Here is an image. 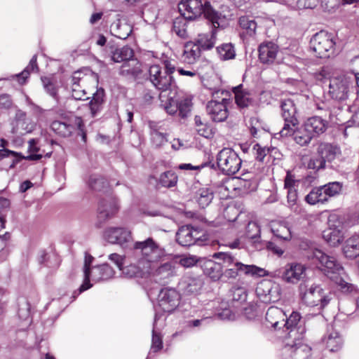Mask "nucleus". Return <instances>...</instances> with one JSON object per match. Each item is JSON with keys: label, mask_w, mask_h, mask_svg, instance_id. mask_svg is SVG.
Returning a JSON list of instances; mask_svg holds the SVG:
<instances>
[{"label": "nucleus", "mask_w": 359, "mask_h": 359, "mask_svg": "<svg viewBox=\"0 0 359 359\" xmlns=\"http://www.w3.org/2000/svg\"><path fill=\"white\" fill-rule=\"evenodd\" d=\"M213 257L220 261L222 267L226 269L223 276L228 279H234L243 274L252 277H264L267 275L264 269L253 264H244L227 252L215 253Z\"/></svg>", "instance_id": "nucleus-1"}, {"label": "nucleus", "mask_w": 359, "mask_h": 359, "mask_svg": "<svg viewBox=\"0 0 359 359\" xmlns=\"http://www.w3.org/2000/svg\"><path fill=\"white\" fill-rule=\"evenodd\" d=\"M179 11L187 20H194L203 13L215 28L219 27L225 18V16L215 11L207 1L203 3L201 0H182L179 4Z\"/></svg>", "instance_id": "nucleus-2"}, {"label": "nucleus", "mask_w": 359, "mask_h": 359, "mask_svg": "<svg viewBox=\"0 0 359 359\" xmlns=\"http://www.w3.org/2000/svg\"><path fill=\"white\" fill-rule=\"evenodd\" d=\"M133 248L140 255L138 259L144 270L152 272L156 264L163 261L167 256L165 250L152 238H148L143 241H137Z\"/></svg>", "instance_id": "nucleus-3"}, {"label": "nucleus", "mask_w": 359, "mask_h": 359, "mask_svg": "<svg viewBox=\"0 0 359 359\" xmlns=\"http://www.w3.org/2000/svg\"><path fill=\"white\" fill-rule=\"evenodd\" d=\"M299 295L302 302L308 306L316 308L321 311L332 299V294L326 292L320 285H307L302 283L299 285Z\"/></svg>", "instance_id": "nucleus-4"}, {"label": "nucleus", "mask_w": 359, "mask_h": 359, "mask_svg": "<svg viewBox=\"0 0 359 359\" xmlns=\"http://www.w3.org/2000/svg\"><path fill=\"white\" fill-rule=\"evenodd\" d=\"M355 81L359 86V78L356 73L334 76L330 80L329 94L334 100H344L348 97L349 89Z\"/></svg>", "instance_id": "nucleus-5"}, {"label": "nucleus", "mask_w": 359, "mask_h": 359, "mask_svg": "<svg viewBox=\"0 0 359 359\" xmlns=\"http://www.w3.org/2000/svg\"><path fill=\"white\" fill-rule=\"evenodd\" d=\"M310 48L318 57H330L334 53V36L327 32L320 31L311 38Z\"/></svg>", "instance_id": "nucleus-6"}, {"label": "nucleus", "mask_w": 359, "mask_h": 359, "mask_svg": "<svg viewBox=\"0 0 359 359\" xmlns=\"http://www.w3.org/2000/svg\"><path fill=\"white\" fill-rule=\"evenodd\" d=\"M342 184L338 182H329L323 186L314 187L305 196V201L312 205L323 204L340 194Z\"/></svg>", "instance_id": "nucleus-7"}, {"label": "nucleus", "mask_w": 359, "mask_h": 359, "mask_svg": "<svg viewBox=\"0 0 359 359\" xmlns=\"http://www.w3.org/2000/svg\"><path fill=\"white\" fill-rule=\"evenodd\" d=\"M219 95H227L224 91L217 90L212 93L213 99L209 101L207 104V111L210 115L211 119L215 122L224 121L229 115L227 105L229 103V100L226 97H222L220 100Z\"/></svg>", "instance_id": "nucleus-8"}, {"label": "nucleus", "mask_w": 359, "mask_h": 359, "mask_svg": "<svg viewBox=\"0 0 359 359\" xmlns=\"http://www.w3.org/2000/svg\"><path fill=\"white\" fill-rule=\"evenodd\" d=\"M217 161L219 169L226 175L237 172L242 163L237 153L230 148L222 149L217 154Z\"/></svg>", "instance_id": "nucleus-9"}, {"label": "nucleus", "mask_w": 359, "mask_h": 359, "mask_svg": "<svg viewBox=\"0 0 359 359\" xmlns=\"http://www.w3.org/2000/svg\"><path fill=\"white\" fill-rule=\"evenodd\" d=\"M51 129L62 137H69L74 130H78L79 135L86 141V135L84 131L83 120L79 116H71L67 121H54L50 125Z\"/></svg>", "instance_id": "nucleus-10"}, {"label": "nucleus", "mask_w": 359, "mask_h": 359, "mask_svg": "<svg viewBox=\"0 0 359 359\" xmlns=\"http://www.w3.org/2000/svg\"><path fill=\"white\" fill-rule=\"evenodd\" d=\"M256 293L262 302L269 304L280 299L281 289L279 284L271 280H262L256 287Z\"/></svg>", "instance_id": "nucleus-11"}, {"label": "nucleus", "mask_w": 359, "mask_h": 359, "mask_svg": "<svg viewBox=\"0 0 359 359\" xmlns=\"http://www.w3.org/2000/svg\"><path fill=\"white\" fill-rule=\"evenodd\" d=\"M180 299L179 292L170 287L161 290L158 295V309L165 313H171L178 306Z\"/></svg>", "instance_id": "nucleus-12"}, {"label": "nucleus", "mask_w": 359, "mask_h": 359, "mask_svg": "<svg viewBox=\"0 0 359 359\" xmlns=\"http://www.w3.org/2000/svg\"><path fill=\"white\" fill-rule=\"evenodd\" d=\"M202 232L190 225L182 226L176 233V241L182 246L189 247L201 241Z\"/></svg>", "instance_id": "nucleus-13"}, {"label": "nucleus", "mask_w": 359, "mask_h": 359, "mask_svg": "<svg viewBox=\"0 0 359 359\" xmlns=\"http://www.w3.org/2000/svg\"><path fill=\"white\" fill-rule=\"evenodd\" d=\"M149 74L151 82L157 89L165 92L171 86L172 76L163 72L158 65L150 66Z\"/></svg>", "instance_id": "nucleus-14"}, {"label": "nucleus", "mask_w": 359, "mask_h": 359, "mask_svg": "<svg viewBox=\"0 0 359 359\" xmlns=\"http://www.w3.org/2000/svg\"><path fill=\"white\" fill-rule=\"evenodd\" d=\"M300 319V314L297 312H292L289 318H285L283 325L287 332V339H303L305 330L301 326H297Z\"/></svg>", "instance_id": "nucleus-15"}, {"label": "nucleus", "mask_w": 359, "mask_h": 359, "mask_svg": "<svg viewBox=\"0 0 359 359\" xmlns=\"http://www.w3.org/2000/svg\"><path fill=\"white\" fill-rule=\"evenodd\" d=\"M313 258L318 260L328 273H340V271H343L342 266L334 257L329 256L320 250H313Z\"/></svg>", "instance_id": "nucleus-16"}, {"label": "nucleus", "mask_w": 359, "mask_h": 359, "mask_svg": "<svg viewBox=\"0 0 359 359\" xmlns=\"http://www.w3.org/2000/svg\"><path fill=\"white\" fill-rule=\"evenodd\" d=\"M104 238L110 243L123 245L131 239V232L124 227H109L104 231Z\"/></svg>", "instance_id": "nucleus-17"}, {"label": "nucleus", "mask_w": 359, "mask_h": 359, "mask_svg": "<svg viewBox=\"0 0 359 359\" xmlns=\"http://www.w3.org/2000/svg\"><path fill=\"white\" fill-rule=\"evenodd\" d=\"M306 267L300 263H291L286 266L282 278L288 283L296 284L305 277Z\"/></svg>", "instance_id": "nucleus-18"}, {"label": "nucleus", "mask_w": 359, "mask_h": 359, "mask_svg": "<svg viewBox=\"0 0 359 359\" xmlns=\"http://www.w3.org/2000/svg\"><path fill=\"white\" fill-rule=\"evenodd\" d=\"M259 60L264 65L273 64L279 52L278 46L271 41L262 43L258 48Z\"/></svg>", "instance_id": "nucleus-19"}, {"label": "nucleus", "mask_w": 359, "mask_h": 359, "mask_svg": "<svg viewBox=\"0 0 359 359\" xmlns=\"http://www.w3.org/2000/svg\"><path fill=\"white\" fill-rule=\"evenodd\" d=\"M119 203L116 198L110 197L102 200L98 206V218L105 221L114 217L119 210Z\"/></svg>", "instance_id": "nucleus-20"}, {"label": "nucleus", "mask_w": 359, "mask_h": 359, "mask_svg": "<svg viewBox=\"0 0 359 359\" xmlns=\"http://www.w3.org/2000/svg\"><path fill=\"white\" fill-rule=\"evenodd\" d=\"M88 77L82 75L80 72L74 73L71 82H72V94L75 100H85L88 98L86 89L83 88V85L87 82Z\"/></svg>", "instance_id": "nucleus-21"}, {"label": "nucleus", "mask_w": 359, "mask_h": 359, "mask_svg": "<svg viewBox=\"0 0 359 359\" xmlns=\"http://www.w3.org/2000/svg\"><path fill=\"white\" fill-rule=\"evenodd\" d=\"M299 339H287L285 342V350L293 354L294 359H309L311 355V348L302 344Z\"/></svg>", "instance_id": "nucleus-22"}, {"label": "nucleus", "mask_w": 359, "mask_h": 359, "mask_svg": "<svg viewBox=\"0 0 359 359\" xmlns=\"http://www.w3.org/2000/svg\"><path fill=\"white\" fill-rule=\"evenodd\" d=\"M114 274V270L108 264L95 266L90 269L89 281L91 280L94 283H98L108 280L112 278Z\"/></svg>", "instance_id": "nucleus-23"}, {"label": "nucleus", "mask_w": 359, "mask_h": 359, "mask_svg": "<svg viewBox=\"0 0 359 359\" xmlns=\"http://www.w3.org/2000/svg\"><path fill=\"white\" fill-rule=\"evenodd\" d=\"M202 285L201 280L198 278L184 276L180 281L178 287L184 295H196L201 290Z\"/></svg>", "instance_id": "nucleus-24"}, {"label": "nucleus", "mask_w": 359, "mask_h": 359, "mask_svg": "<svg viewBox=\"0 0 359 359\" xmlns=\"http://www.w3.org/2000/svg\"><path fill=\"white\" fill-rule=\"evenodd\" d=\"M177 268V260L172 259L161 265L156 264L151 275L159 277L161 279L168 278L176 275Z\"/></svg>", "instance_id": "nucleus-25"}, {"label": "nucleus", "mask_w": 359, "mask_h": 359, "mask_svg": "<svg viewBox=\"0 0 359 359\" xmlns=\"http://www.w3.org/2000/svg\"><path fill=\"white\" fill-rule=\"evenodd\" d=\"M323 341L330 352L339 351L344 344L342 337L333 327L328 328L326 334L323 338Z\"/></svg>", "instance_id": "nucleus-26"}, {"label": "nucleus", "mask_w": 359, "mask_h": 359, "mask_svg": "<svg viewBox=\"0 0 359 359\" xmlns=\"http://www.w3.org/2000/svg\"><path fill=\"white\" fill-rule=\"evenodd\" d=\"M328 122L320 116H315L309 118L304 124L307 132L313 137L318 136L325 132Z\"/></svg>", "instance_id": "nucleus-27"}, {"label": "nucleus", "mask_w": 359, "mask_h": 359, "mask_svg": "<svg viewBox=\"0 0 359 359\" xmlns=\"http://www.w3.org/2000/svg\"><path fill=\"white\" fill-rule=\"evenodd\" d=\"M280 107L281 116L285 121H290L293 124H299L297 117V110L294 100L292 99L283 100Z\"/></svg>", "instance_id": "nucleus-28"}, {"label": "nucleus", "mask_w": 359, "mask_h": 359, "mask_svg": "<svg viewBox=\"0 0 359 359\" xmlns=\"http://www.w3.org/2000/svg\"><path fill=\"white\" fill-rule=\"evenodd\" d=\"M177 96L176 93L169 92L168 94L165 91H163L160 94L161 107L170 115H173L177 113L178 110L177 107Z\"/></svg>", "instance_id": "nucleus-29"}, {"label": "nucleus", "mask_w": 359, "mask_h": 359, "mask_svg": "<svg viewBox=\"0 0 359 359\" xmlns=\"http://www.w3.org/2000/svg\"><path fill=\"white\" fill-rule=\"evenodd\" d=\"M286 314L280 308L270 307L266 313V320L272 327L277 329L283 325L285 321Z\"/></svg>", "instance_id": "nucleus-30"}, {"label": "nucleus", "mask_w": 359, "mask_h": 359, "mask_svg": "<svg viewBox=\"0 0 359 359\" xmlns=\"http://www.w3.org/2000/svg\"><path fill=\"white\" fill-rule=\"evenodd\" d=\"M162 316L158 313H156L154 317V320L153 323V330H152V339H151V351L157 352L161 350L163 347V341L162 337L161 334L158 332L159 327H162L163 325V321L165 318H163L161 323L158 325V322L161 320Z\"/></svg>", "instance_id": "nucleus-31"}, {"label": "nucleus", "mask_w": 359, "mask_h": 359, "mask_svg": "<svg viewBox=\"0 0 359 359\" xmlns=\"http://www.w3.org/2000/svg\"><path fill=\"white\" fill-rule=\"evenodd\" d=\"M317 154L321 156L326 162H332L340 154V149L332 144L321 142L317 148Z\"/></svg>", "instance_id": "nucleus-32"}, {"label": "nucleus", "mask_w": 359, "mask_h": 359, "mask_svg": "<svg viewBox=\"0 0 359 359\" xmlns=\"http://www.w3.org/2000/svg\"><path fill=\"white\" fill-rule=\"evenodd\" d=\"M31 131L28 126V120L26 114L22 111H18L15 118L12 123V133L15 134L24 135Z\"/></svg>", "instance_id": "nucleus-33"}, {"label": "nucleus", "mask_w": 359, "mask_h": 359, "mask_svg": "<svg viewBox=\"0 0 359 359\" xmlns=\"http://www.w3.org/2000/svg\"><path fill=\"white\" fill-rule=\"evenodd\" d=\"M201 50L198 45L192 41L185 43L182 60L188 64H194L201 56Z\"/></svg>", "instance_id": "nucleus-34"}, {"label": "nucleus", "mask_w": 359, "mask_h": 359, "mask_svg": "<svg viewBox=\"0 0 359 359\" xmlns=\"http://www.w3.org/2000/svg\"><path fill=\"white\" fill-rule=\"evenodd\" d=\"M323 238L331 246L339 245L344 239V233L339 227L330 226L323 232Z\"/></svg>", "instance_id": "nucleus-35"}, {"label": "nucleus", "mask_w": 359, "mask_h": 359, "mask_svg": "<svg viewBox=\"0 0 359 359\" xmlns=\"http://www.w3.org/2000/svg\"><path fill=\"white\" fill-rule=\"evenodd\" d=\"M271 230L273 235L283 241H290L292 232L289 225L285 222H277L271 224Z\"/></svg>", "instance_id": "nucleus-36"}, {"label": "nucleus", "mask_w": 359, "mask_h": 359, "mask_svg": "<svg viewBox=\"0 0 359 359\" xmlns=\"http://www.w3.org/2000/svg\"><path fill=\"white\" fill-rule=\"evenodd\" d=\"M123 273L129 278H146L151 276V271L143 269L140 261L137 259V264L123 267Z\"/></svg>", "instance_id": "nucleus-37"}, {"label": "nucleus", "mask_w": 359, "mask_h": 359, "mask_svg": "<svg viewBox=\"0 0 359 359\" xmlns=\"http://www.w3.org/2000/svg\"><path fill=\"white\" fill-rule=\"evenodd\" d=\"M142 72L141 64L135 59L131 58L123 62L120 68V74L126 76H137Z\"/></svg>", "instance_id": "nucleus-38"}, {"label": "nucleus", "mask_w": 359, "mask_h": 359, "mask_svg": "<svg viewBox=\"0 0 359 359\" xmlns=\"http://www.w3.org/2000/svg\"><path fill=\"white\" fill-rule=\"evenodd\" d=\"M216 29H214L209 34H200L196 40L195 43L198 45L201 50H210L212 48L216 43Z\"/></svg>", "instance_id": "nucleus-39"}, {"label": "nucleus", "mask_w": 359, "mask_h": 359, "mask_svg": "<svg viewBox=\"0 0 359 359\" xmlns=\"http://www.w3.org/2000/svg\"><path fill=\"white\" fill-rule=\"evenodd\" d=\"M343 252L349 259H353L359 255V234H355L346 241Z\"/></svg>", "instance_id": "nucleus-40"}, {"label": "nucleus", "mask_w": 359, "mask_h": 359, "mask_svg": "<svg viewBox=\"0 0 359 359\" xmlns=\"http://www.w3.org/2000/svg\"><path fill=\"white\" fill-rule=\"evenodd\" d=\"M194 126L196 133L205 138H211L214 135V129L207 122L204 121L200 116H194Z\"/></svg>", "instance_id": "nucleus-41"}, {"label": "nucleus", "mask_w": 359, "mask_h": 359, "mask_svg": "<svg viewBox=\"0 0 359 359\" xmlns=\"http://www.w3.org/2000/svg\"><path fill=\"white\" fill-rule=\"evenodd\" d=\"M195 198L199 206L204 208L212 202L214 198L213 190L209 187H202L196 191Z\"/></svg>", "instance_id": "nucleus-42"}, {"label": "nucleus", "mask_w": 359, "mask_h": 359, "mask_svg": "<svg viewBox=\"0 0 359 359\" xmlns=\"http://www.w3.org/2000/svg\"><path fill=\"white\" fill-rule=\"evenodd\" d=\"M133 57V50L128 46L116 48L112 53L111 59L115 62H127Z\"/></svg>", "instance_id": "nucleus-43"}, {"label": "nucleus", "mask_w": 359, "mask_h": 359, "mask_svg": "<svg viewBox=\"0 0 359 359\" xmlns=\"http://www.w3.org/2000/svg\"><path fill=\"white\" fill-rule=\"evenodd\" d=\"M94 258L93 256L89 255L88 252L85 253V259H84V266H83V273H84V280L82 285L79 287V294L87 290L88 289L92 287V284L89 283V273L90 272V265L93 261Z\"/></svg>", "instance_id": "nucleus-44"}, {"label": "nucleus", "mask_w": 359, "mask_h": 359, "mask_svg": "<svg viewBox=\"0 0 359 359\" xmlns=\"http://www.w3.org/2000/svg\"><path fill=\"white\" fill-rule=\"evenodd\" d=\"M36 59L37 57L36 55H34L30 60L29 65L25 67V69L20 74H15L14 76V77L18 79V81L20 84L22 85L25 83L31 72L38 71L39 67L36 63Z\"/></svg>", "instance_id": "nucleus-45"}, {"label": "nucleus", "mask_w": 359, "mask_h": 359, "mask_svg": "<svg viewBox=\"0 0 359 359\" xmlns=\"http://www.w3.org/2000/svg\"><path fill=\"white\" fill-rule=\"evenodd\" d=\"M40 149L37 147V142L35 139H31L28 142V151L30 153L27 156H24L23 158L29 161H37L41 159L43 156L50 157L51 152H48L46 154L43 153H39Z\"/></svg>", "instance_id": "nucleus-46"}, {"label": "nucleus", "mask_w": 359, "mask_h": 359, "mask_svg": "<svg viewBox=\"0 0 359 359\" xmlns=\"http://www.w3.org/2000/svg\"><path fill=\"white\" fill-rule=\"evenodd\" d=\"M219 57L222 60L233 59L236 56V50L231 43H223L216 48Z\"/></svg>", "instance_id": "nucleus-47"}, {"label": "nucleus", "mask_w": 359, "mask_h": 359, "mask_svg": "<svg viewBox=\"0 0 359 359\" xmlns=\"http://www.w3.org/2000/svg\"><path fill=\"white\" fill-rule=\"evenodd\" d=\"M151 129V140L154 145L158 147L163 145L167 142L165 134L158 130L157 124L154 122H149Z\"/></svg>", "instance_id": "nucleus-48"}, {"label": "nucleus", "mask_w": 359, "mask_h": 359, "mask_svg": "<svg viewBox=\"0 0 359 359\" xmlns=\"http://www.w3.org/2000/svg\"><path fill=\"white\" fill-rule=\"evenodd\" d=\"M192 99L191 97H183L177 99L179 114L182 118L187 117L192 109Z\"/></svg>", "instance_id": "nucleus-49"}, {"label": "nucleus", "mask_w": 359, "mask_h": 359, "mask_svg": "<svg viewBox=\"0 0 359 359\" xmlns=\"http://www.w3.org/2000/svg\"><path fill=\"white\" fill-rule=\"evenodd\" d=\"M235 101L241 108L247 107L252 102L248 93L241 90V86L234 88Z\"/></svg>", "instance_id": "nucleus-50"}, {"label": "nucleus", "mask_w": 359, "mask_h": 359, "mask_svg": "<svg viewBox=\"0 0 359 359\" xmlns=\"http://www.w3.org/2000/svg\"><path fill=\"white\" fill-rule=\"evenodd\" d=\"M186 20L187 19L182 15L176 18L173 21L172 30L182 39H186L188 36Z\"/></svg>", "instance_id": "nucleus-51"}, {"label": "nucleus", "mask_w": 359, "mask_h": 359, "mask_svg": "<svg viewBox=\"0 0 359 359\" xmlns=\"http://www.w3.org/2000/svg\"><path fill=\"white\" fill-rule=\"evenodd\" d=\"M232 303H236L238 306L244 303L247 299V291L243 287H233L230 290Z\"/></svg>", "instance_id": "nucleus-52"}, {"label": "nucleus", "mask_w": 359, "mask_h": 359, "mask_svg": "<svg viewBox=\"0 0 359 359\" xmlns=\"http://www.w3.org/2000/svg\"><path fill=\"white\" fill-rule=\"evenodd\" d=\"M238 23L240 27L245 30L246 34L249 36H252L255 34L257 23L252 18L241 16L239 18Z\"/></svg>", "instance_id": "nucleus-53"}, {"label": "nucleus", "mask_w": 359, "mask_h": 359, "mask_svg": "<svg viewBox=\"0 0 359 359\" xmlns=\"http://www.w3.org/2000/svg\"><path fill=\"white\" fill-rule=\"evenodd\" d=\"M293 135L295 142L300 146L309 144L313 137L310 133L306 131L304 127V129L296 130Z\"/></svg>", "instance_id": "nucleus-54"}, {"label": "nucleus", "mask_w": 359, "mask_h": 359, "mask_svg": "<svg viewBox=\"0 0 359 359\" xmlns=\"http://www.w3.org/2000/svg\"><path fill=\"white\" fill-rule=\"evenodd\" d=\"M159 182L163 187H172L177 184V176L172 171H166L161 175Z\"/></svg>", "instance_id": "nucleus-55"}, {"label": "nucleus", "mask_w": 359, "mask_h": 359, "mask_svg": "<svg viewBox=\"0 0 359 359\" xmlns=\"http://www.w3.org/2000/svg\"><path fill=\"white\" fill-rule=\"evenodd\" d=\"M246 236L252 240L258 239L260 237V227L255 222H250L246 227Z\"/></svg>", "instance_id": "nucleus-56"}, {"label": "nucleus", "mask_w": 359, "mask_h": 359, "mask_svg": "<svg viewBox=\"0 0 359 359\" xmlns=\"http://www.w3.org/2000/svg\"><path fill=\"white\" fill-rule=\"evenodd\" d=\"M41 81L45 90L50 96L56 97L57 90L53 79L45 76L41 78Z\"/></svg>", "instance_id": "nucleus-57"}, {"label": "nucleus", "mask_w": 359, "mask_h": 359, "mask_svg": "<svg viewBox=\"0 0 359 359\" xmlns=\"http://www.w3.org/2000/svg\"><path fill=\"white\" fill-rule=\"evenodd\" d=\"M299 181L290 171L287 172L284 180V189L287 191L295 190L299 186Z\"/></svg>", "instance_id": "nucleus-58"}, {"label": "nucleus", "mask_w": 359, "mask_h": 359, "mask_svg": "<svg viewBox=\"0 0 359 359\" xmlns=\"http://www.w3.org/2000/svg\"><path fill=\"white\" fill-rule=\"evenodd\" d=\"M326 161L321 156L317 154L316 157L311 158L308 163V168L313 170H322L325 168Z\"/></svg>", "instance_id": "nucleus-59"}, {"label": "nucleus", "mask_w": 359, "mask_h": 359, "mask_svg": "<svg viewBox=\"0 0 359 359\" xmlns=\"http://www.w3.org/2000/svg\"><path fill=\"white\" fill-rule=\"evenodd\" d=\"M88 184L92 189L95 191H101L106 184V182L104 178L99 176H90Z\"/></svg>", "instance_id": "nucleus-60"}, {"label": "nucleus", "mask_w": 359, "mask_h": 359, "mask_svg": "<svg viewBox=\"0 0 359 359\" xmlns=\"http://www.w3.org/2000/svg\"><path fill=\"white\" fill-rule=\"evenodd\" d=\"M176 259L177 260L178 266L180 265L186 268L194 266L198 261V257L194 255L184 256Z\"/></svg>", "instance_id": "nucleus-61"}, {"label": "nucleus", "mask_w": 359, "mask_h": 359, "mask_svg": "<svg viewBox=\"0 0 359 359\" xmlns=\"http://www.w3.org/2000/svg\"><path fill=\"white\" fill-rule=\"evenodd\" d=\"M298 124H293L290 121H285L284 126L278 133L276 134V135H280V137H283L294 135L296 132L294 128Z\"/></svg>", "instance_id": "nucleus-62"}, {"label": "nucleus", "mask_w": 359, "mask_h": 359, "mask_svg": "<svg viewBox=\"0 0 359 359\" xmlns=\"http://www.w3.org/2000/svg\"><path fill=\"white\" fill-rule=\"evenodd\" d=\"M318 0H298L293 9L314 8L318 4Z\"/></svg>", "instance_id": "nucleus-63"}, {"label": "nucleus", "mask_w": 359, "mask_h": 359, "mask_svg": "<svg viewBox=\"0 0 359 359\" xmlns=\"http://www.w3.org/2000/svg\"><path fill=\"white\" fill-rule=\"evenodd\" d=\"M222 268L223 267L222 264H220V261L219 262H212L210 268V269L212 270V274L210 273V275L213 280H219L223 276Z\"/></svg>", "instance_id": "nucleus-64"}]
</instances>
